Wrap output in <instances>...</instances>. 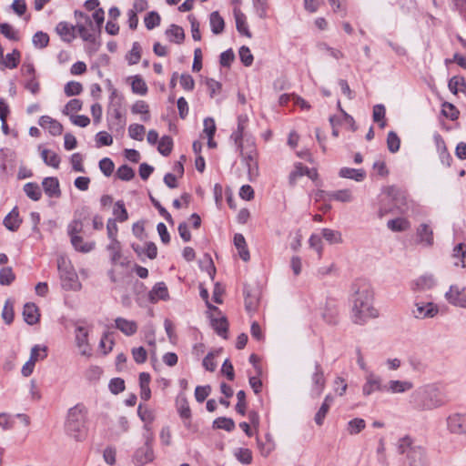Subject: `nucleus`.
I'll list each match as a JSON object with an SVG mask.
<instances>
[{
    "label": "nucleus",
    "instance_id": "f03ea898",
    "mask_svg": "<svg viewBox=\"0 0 466 466\" xmlns=\"http://www.w3.org/2000/svg\"><path fill=\"white\" fill-rule=\"evenodd\" d=\"M397 453L402 456L401 466H430L427 450L415 438L406 434L398 439Z\"/></svg>",
    "mask_w": 466,
    "mask_h": 466
},
{
    "label": "nucleus",
    "instance_id": "473e14b6",
    "mask_svg": "<svg viewBox=\"0 0 466 466\" xmlns=\"http://www.w3.org/2000/svg\"><path fill=\"white\" fill-rule=\"evenodd\" d=\"M167 36L170 41L177 44H181L185 38V33L181 26L177 25H171V26L166 31Z\"/></svg>",
    "mask_w": 466,
    "mask_h": 466
},
{
    "label": "nucleus",
    "instance_id": "864d4df0",
    "mask_svg": "<svg viewBox=\"0 0 466 466\" xmlns=\"http://www.w3.org/2000/svg\"><path fill=\"white\" fill-rule=\"evenodd\" d=\"M15 279V275L13 272L12 268L5 267L0 269V285L8 286Z\"/></svg>",
    "mask_w": 466,
    "mask_h": 466
},
{
    "label": "nucleus",
    "instance_id": "dca6fc26",
    "mask_svg": "<svg viewBox=\"0 0 466 466\" xmlns=\"http://www.w3.org/2000/svg\"><path fill=\"white\" fill-rule=\"evenodd\" d=\"M115 327L126 336H133L138 329V325L135 320H129L122 317H117L115 319Z\"/></svg>",
    "mask_w": 466,
    "mask_h": 466
},
{
    "label": "nucleus",
    "instance_id": "ddd939ff",
    "mask_svg": "<svg viewBox=\"0 0 466 466\" xmlns=\"http://www.w3.org/2000/svg\"><path fill=\"white\" fill-rule=\"evenodd\" d=\"M447 428L451 433L466 435V417L455 413L447 418Z\"/></svg>",
    "mask_w": 466,
    "mask_h": 466
},
{
    "label": "nucleus",
    "instance_id": "0e129e2a",
    "mask_svg": "<svg viewBox=\"0 0 466 466\" xmlns=\"http://www.w3.org/2000/svg\"><path fill=\"white\" fill-rule=\"evenodd\" d=\"M235 456L243 464H250L252 462V452L249 449L239 448L235 451Z\"/></svg>",
    "mask_w": 466,
    "mask_h": 466
},
{
    "label": "nucleus",
    "instance_id": "bb28decb",
    "mask_svg": "<svg viewBox=\"0 0 466 466\" xmlns=\"http://www.w3.org/2000/svg\"><path fill=\"white\" fill-rule=\"evenodd\" d=\"M452 258L458 259L454 261V266L461 268L466 267V246L464 243H459L453 248Z\"/></svg>",
    "mask_w": 466,
    "mask_h": 466
},
{
    "label": "nucleus",
    "instance_id": "c85d7f7f",
    "mask_svg": "<svg viewBox=\"0 0 466 466\" xmlns=\"http://www.w3.org/2000/svg\"><path fill=\"white\" fill-rule=\"evenodd\" d=\"M234 244L238 250L239 257L244 261H248L250 258L248 249L247 248V244L245 238L241 234H235L234 236Z\"/></svg>",
    "mask_w": 466,
    "mask_h": 466
},
{
    "label": "nucleus",
    "instance_id": "ea45409f",
    "mask_svg": "<svg viewBox=\"0 0 466 466\" xmlns=\"http://www.w3.org/2000/svg\"><path fill=\"white\" fill-rule=\"evenodd\" d=\"M414 285L416 287L414 288V289L427 290L431 289L435 285V280L431 275L421 276L415 280Z\"/></svg>",
    "mask_w": 466,
    "mask_h": 466
},
{
    "label": "nucleus",
    "instance_id": "39448f33",
    "mask_svg": "<svg viewBox=\"0 0 466 466\" xmlns=\"http://www.w3.org/2000/svg\"><path fill=\"white\" fill-rule=\"evenodd\" d=\"M86 416L84 409L76 405L68 410L67 420L66 422V431L68 435L81 441L86 436Z\"/></svg>",
    "mask_w": 466,
    "mask_h": 466
},
{
    "label": "nucleus",
    "instance_id": "338daca9",
    "mask_svg": "<svg viewBox=\"0 0 466 466\" xmlns=\"http://www.w3.org/2000/svg\"><path fill=\"white\" fill-rule=\"evenodd\" d=\"M99 169L106 176L110 177L114 171L115 164L109 157H104L99 161Z\"/></svg>",
    "mask_w": 466,
    "mask_h": 466
},
{
    "label": "nucleus",
    "instance_id": "f257e3e1",
    "mask_svg": "<svg viewBox=\"0 0 466 466\" xmlns=\"http://www.w3.org/2000/svg\"><path fill=\"white\" fill-rule=\"evenodd\" d=\"M351 313L355 324H364L370 319L379 316L378 310L373 307V291L369 283L357 280L351 286Z\"/></svg>",
    "mask_w": 466,
    "mask_h": 466
},
{
    "label": "nucleus",
    "instance_id": "393cba45",
    "mask_svg": "<svg viewBox=\"0 0 466 466\" xmlns=\"http://www.w3.org/2000/svg\"><path fill=\"white\" fill-rule=\"evenodd\" d=\"M339 177L353 179L360 182L366 177V172L363 169H355L350 167H342L339 172Z\"/></svg>",
    "mask_w": 466,
    "mask_h": 466
},
{
    "label": "nucleus",
    "instance_id": "58836bf2",
    "mask_svg": "<svg viewBox=\"0 0 466 466\" xmlns=\"http://www.w3.org/2000/svg\"><path fill=\"white\" fill-rule=\"evenodd\" d=\"M241 156L243 157L244 158V161L246 162V165H247V167H248V174L251 176V175H257L258 173V163H257V160H256V153L254 150L252 151H249L247 155H245L244 153L241 154Z\"/></svg>",
    "mask_w": 466,
    "mask_h": 466
},
{
    "label": "nucleus",
    "instance_id": "603ef678",
    "mask_svg": "<svg viewBox=\"0 0 466 466\" xmlns=\"http://www.w3.org/2000/svg\"><path fill=\"white\" fill-rule=\"evenodd\" d=\"M387 147L390 152L396 153L400 147V139L394 131H390L387 137Z\"/></svg>",
    "mask_w": 466,
    "mask_h": 466
},
{
    "label": "nucleus",
    "instance_id": "69168bd1",
    "mask_svg": "<svg viewBox=\"0 0 466 466\" xmlns=\"http://www.w3.org/2000/svg\"><path fill=\"white\" fill-rule=\"evenodd\" d=\"M441 113L451 120H456L460 115L459 110L449 102H444L442 104Z\"/></svg>",
    "mask_w": 466,
    "mask_h": 466
},
{
    "label": "nucleus",
    "instance_id": "0eeeda50",
    "mask_svg": "<svg viewBox=\"0 0 466 466\" xmlns=\"http://www.w3.org/2000/svg\"><path fill=\"white\" fill-rule=\"evenodd\" d=\"M153 441L154 437L151 432L145 435V444L138 448L133 456V461L137 466H143L154 461Z\"/></svg>",
    "mask_w": 466,
    "mask_h": 466
},
{
    "label": "nucleus",
    "instance_id": "72a5a7b5",
    "mask_svg": "<svg viewBox=\"0 0 466 466\" xmlns=\"http://www.w3.org/2000/svg\"><path fill=\"white\" fill-rule=\"evenodd\" d=\"M329 198L342 203H349L353 200V195L350 189H340L329 192Z\"/></svg>",
    "mask_w": 466,
    "mask_h": 466
},
{
    "label": "nucleus",
    "instance_id": "1a4fd4ad",
    "mask_svg": "<svg viewBox=\"0 0 466 466\" xmlns=\"http://www.w3.org/2000/svg\"><path fill=\"white\" fill-rule=\"evenodd\" d=\"M107 123L110 131L116 134H123L127 124V119L119 108H114L107 113Z\"/></svg>",
    "mask_w": 466,
    "mask_h": 466
},
{
    "label": "nucleus",
    "instance_id": "b1692460",
    "mask_svg": "<svg viewBox=\"0 0 466 466\" xmlns=\"http://www.w3.org/2000/svg\"><path fill=\"white\" fill-rule=\"evenodd\" d=\"M176 407L179 416L183 420H189L191 418V410L189 408L187 397L184 394H179L177 397Z\"/></svg>",
    "mask_w": 466,
    "mask_h": 466
},
{
    "label": "nucleus",
    "instance_id": "2eb2a0df",
    "mask_svg": "<svg viewBox=\"0 0 466 466\" xmlns=\"http://www.w3.org/2000/svg\"><path fill=\"white\" fill-rule=\"evenodd\" d=\"M439 309L431 302L428 303H416L412 314L417 319L432 318L438 313Z\"/></svg>",
    "mask_w": 466,
    "mask_h": 466
},
{
    "label": "nucleus",
    "instance_id": "13d9d810",
    "mask_svg": "<svg viewBox=\"0 0 466 466\" xmlns=\"http://www.w3.org/2000/svg\"><path fill=\"white\" fill-rule=\"evenodd\" d=\"M141 57V46L138 42H134L132 49L128 53L127 59L130 65H136Z\"/></svg>",
    "mask_w": 466,
    "mask_h": 466
},
{
    "label": "nucleus",
    "instance_id": "09e8293b",
    "mask_svg": "<svg viewBox=\"0 0 466 466\" xmlns=\"http://www.w3.org/2000/svg\"><path fill=\"white\" fill-rule=\"evenodd\" d=\"M449 89L453 93L457 94L458 92L464 91L466 89V83L463 77L461 76H453L449 81Z\"/></svg>",
    "mask_w": 466,
    "mask_h": 466
},
{
    "label": "nucleus",
    "instance_id": "a18cd8bd",
    "mask_svg": "<svg viewBox=\"0 0 466 466\" xmlns=\"http://www.w3.org/2000/svg\"><path fill=\"white\" fill-rule=\"evenodd\" d=\"M47 357V347L41 345H35L30 351L29 360L33 362L45 360Z\"/></svg>",
    "mask_w": 466,
    "mask_h": 466
},
{
    "label": "nucleus",
    "instance_id": "e433bc0d",
    "mask_svg": "<svg viewBox=\"0 0 466 466\" xmlns=\"http://www.w3.org/2000/svg\"><path fill=\"white\" fill-rule=\"evenodd\" d=\"M21 54L17 49H14L12 53L5 56V58L2 60V64L5 67L13 69L15 68L20 62Z\"/></svg>",
    "mask_w": 466,
    "mask_h": 466
},
{
    "label": "nucleus",
    "instance_id": "cd10ccee",
    "mask_svg": "<svg viewBox=\"0 0 466 466\" xmlns=\"http://www.w3.org/2000/svg\"><path fill=\"white\" fill-rule=\"evenodd\" d=\"M209 22L213 34L219 35L224 31L225 22L218 11H214L210 14Z\"/></svg>",
    "mask_w": 466,
    "mask_h": 466
},
{
    "label": "nucleus",
    "instance_id": "5701e85b",
    "mask_svg": "<svg viewBox=\"0 0 466 466\" xmlns=\"http://www.w3.org/2000/svg\"><path fill=\"white\" fill-rule=\"evenodd\" d=\"M22 223L18 208L15 207L4 218L5 227L10 231H16Z\"/></svg>",
    "mask_w": 466,
    "mask_h": 466
},
{
    "label": "nucleus",
    "instance_id": "37998d69",
    "mask_svg": "<svg viewBox=\"0 0 466 466\" xmlns=\"http://www.w3.org/2000/svg\"><path fill=\"white\" fill-rule=\"evenodd\" d=\"M172 148H173V139L171 138V137H169V136L162 137L158 142V147H157L158 152L161 155L167 157L171 153Z\"/></svg>",
    "mask_w": 466,
    "mask_h": 466
},
{
    "label": "nucleus",
    "instance_id": "8fccbe9b",
    "mask_svg": "<svg viewBox=\"0 0 466 466\" xmlns=\"http://www.w3.org/2000/svg\"><path fill=\"white\" fill-rule=\"evenodd\" d=\"M0 32L9 40L18 41L19 34L11 25L7 23L0 24Z\"/></svg>",
    "mask_w": 466,
    "mask_h": 466
},
{
    "label": "nucleus",
    "instance_id": "5fc2aeb1",
    "mask_svg": "<svg viewBox=\"0 0 466 466\" xmlns=\"http://www.w3.org/2000/svg\"><path fill=\"white\" fill-rule=\"evenodd\" d=\"M366 426L363 419L356 418L348 422V431L350 435L360 433Z\"/></svg>",
    "mask_w": 466,
    "mask_h": 466
},
{
    "label": "nucleus",
    "instance_id": "49530a36",
    "mask_svg": "<svg viewBox=\"0 0 466 466\" xmlns=\"http://www.w3.org/2000/svg\"><path fill=\"white\" fill-rule=\"evenodd\" d=\"M222 352L221 349H218L217 350L209 352L203 360L202 365L203 367L210 371L213 372L217 368V363L215 362V358L218 356Z\"/></svg>",
    "mask_w": 466,
    "mask_h": 466
},
{
    "label": "nucleus",
    "instance_id": "c9c22d12",
    "mask_svg": "<svg viewBox=\"0 0 466 466\" xmlns=\"http://www.w3.org/2000/svg\"><path fill=\"white\" fill-rule=\"evenodd\" d=\"M24 192L34 201H38L42 197L40 187L34 182H28L24 186Z\"/></svg>",
    "mask_w": 466,
    "mask_h": 466
},
{
    "label": "nucleus",
    "instance_id": "4be33fe9",
    "mask_svg": "<svg viewBox=\"0 0 466 466\" xmlns=\"http://www.w3.org/2000/svg\"><path fill=\"white\" fill-rule=\"evenodd\" d=\"M76 26L70 25L66 22H60L56 25V31L63 41L70 43L76 38Z\"/></svg>",
    "mask_w": 466,
    "mask_h": 466
},
{
    "label": "nucleus",
    "instance_id": "a211bd4d",
    "mask_svg": "<svg viewBox=\"0 0 466 466\" xmlns=\"http://www.w3.org/2000/svg\"><path fill=\"white\" fill-rule=\"evenodd\" d=\"M413 388V383L409 380H390L385 384V391L390 393H403Z\"/></svg>",
    "mask_w": 466,
    "mask_h": 466
},
{
    "label": "nucleus",
    "instance_id": "6e6552de",
    "mask_svg": "<svg viewBox=\"0 0 466 466\" xmlns=\"http://www.w3.org/2000/svg\"><path fill=\"white\" fill-rule=\"evenodd\" d=\"M375 391H385V384L382 383L380 376L373 371H368L365 376V382L362 386V394L370 396Z\"/></svg>",
    "mask_w": 466,
    "mask_h": 466
},
{
    "label": "nucleus",
    "instance_id": "6e6d98bb",
    "mask_svg": "<svg viewBox=\"0 0 466 466\" xmlns=\"http://www.w3.org/2000/svg\"><path fill=\"white\" fill-rule=\"evenodd\" d=\"M322 237L330 244H337L342 241L340 232L330 228H323Z\"/></svg>",
    "mask_w": 466,
    "mask_h": 466
},
{
    "label": "nucleus",
    "instance_id": "aec40b11",
    "mask_svg": "<svg viewBox=\"0 0 466 466\" xmlns=\"http://www.w3.org/2000/svg\"><path fill=\"white\" fill-rule=\"evenodd\" d=\"M419 243L431 247L433 245V231L428 224L422 223L417 228Z\"/></svg>",
    "mask_w": 466,
    "mask_h": 466
},
{
    "label": "nucleus",
    "instance_id": "9d476101",
    "mask_svg": "<svg viewBox=\"0 0 466 466\" xmlns=\"http://www.w3.org/2000/svg\"><path fill=\"white\" fill-rule=\"evenodd\" d=\"M89 329L83 325H76V344L80 350L83 356L89 357L91 355L90 346L88 343Z\"/></svg>",
    "mask_w": 466,
    "mask_h": 466
},
{
    "label": "nucleus",
    "instance_id": "4468645a",
    "mask_svg": "<svg viewBox=\"0 0 466 466\" xmlns=\"http://www.w3.org/2000/svg\"><path fill=\"white\" fill-rule=\"evenodd\" d=\"M42 187L45 194L49 198H58L61 197L60 184L57 177H45L42 181Z\"/></svg>",
    "mask_w": 466,
    "mask_h": 466
},
{
    "label": "nucleus",
    "instance_id": "bf43d9fd",
    "mask_svg": "<svg viewBox=\"0 0 466 466\" xmlns=\"http://www.w3.org/2000/svg\"><path fill=\"white\" fill-rule=\"evenodd\" d=\"M145 131V127L139 124H132L128 127L129 137L138 141L143 140Z\"/></svg>",
    "mask_w": 466,
    "mask_h": 466
},
{
    "label": "nucleus",
    "instance_id": "7c9ffc66",
    "mask_svg": "<svg viewBox=\"0 0 466 466\" xmlns=\"http://www.w3.org/2000/svg\"><path fill=\"white\" fill-rule=\"evenodd\" d=\"M168 297L167 288L163 282L157 283L152 290L149 292V298L151 301H157L158 299H167Z\"/></svg>",
    "mask_w": 466,
    "mask_h": 466
},
{
    "label": "nucleus",
    "instance_id": "052dcab7",
    "mask_svg": "<svg viewBox=\"0 0 466 466\" xmlns=\"http://www.w3.org/2000/svg\"><path fill=\"white\" fill-rule=\"evenodd\" d=\"M32 42L35 47L44 48L47 46L49 43V36L46 33L38 31L33 35Z\"/></svg>",
    "mask_w": 466,
    "mask_h": 466
},
{
    "label": "nucleus",
    "instance_id": "2f4dec72",
    "mask_svg": "<svg viewBox=\"0 0 466 466\" xmlns=\"http://www.w3.org/2000/svg\"><path fill=\"white\" fill-rule=\"evenodd\" d=\"M387 227L393 232H402L410 228V223L404 218H397L395 219L389 220Z\"/></svg>",
    "mask_w": 466,
    "mask_h": 466
},
{
    "label": "nucleus",
    "instance_id": "a878e982",
    "mask_svg": "<svg viewBox=\"0 0 466 466\" xmlns=\"http://www.w3.org/2000/svg\"><path fill=\"white\" fill-rule=\"evenodd\" d=\"M234 16L236 20V27L239 34L244 35L248 37H251L252 35L248 29L247 21H246V15L241 13L239 10L234 11Z\"/></svg>",
    "mask_w": 466,
    "mask_h": 466
},
{
    "label": "nucleus",
    "instance_id": "f704fd0d",
    "mask_svg": "<svg viewBox=\"0 0 466 466\" xmlns=\"http://www.w3.org/2000/svg\"><path fill=\"white\" fill-rule=\"evenodd\" d=\"M113 215L115 216L114 219L121 223L128 219V213L122 200H118L115 203Z\"/></svg>",
    "mask_w": 466,
    "mask_h": 466
},
{
    "label": "nucleus",
    "instance_id": "423d86ee",
    "mask_svg": "<svg viewBox=\"0 0 466 466\" xmlns=\"http://www.w3.org/2000/svg\"><path fill=\"white\" fill-rule=\"evenodd\" d=\"M57 268L60 275L61 285L65 290H80L82 285L78 280V276L69 261L64 258L57 260Z\"/></svg>",
    "mask_w": 466,
    "mask_h": 466
},
{
    "label": "nucleus",
    "instance_id": "e2e57ef3",
    "mask_svg": "<svg viewBox=\"0 0 466 466\" xmlns=\"http://www.w3.org/2000/svg\"><path fill=\"white\" fill-rule=\"evenodd\" d=\"M116 177L123 181H129L135 177V172L129 166L122 165L116 170Z\"/></svg>",
    "mask_w": 466,
    "mask_h": 466
},
{
    "label": "nucleus",
    "instance_id": "3c124183",
    "mask_svg": "<svg viewBox=\"0 0 466 466\" xmlns=\"http://www.w3.org/2000/svg\"><path fill=\"white\" fill-rule=\"evenodd\" d=\"M2 318L5 324L10 325L14 320V303L11 299H7L2 311Z\"/></svg>",
    "mask_w": 466,
    "mask_h": 466
},
{
    "label": "nucleus",
    "instance_id": "f3484780",
    "mask_svg": "<svg viewBox=\"0 0 466 466\" xmlns=\"http://www.w3.org/2000/svg\"><path fill=\"white\" fill-rule=\"evenodd\" d=\"M38 124L41 127L47 129L52 136H59L63 132L62 124L49 116H42Z\"/></svg>",
    "mask_w": 466,
    "mask_h": 466
},
{
    "label": "nucleus",
    "instance_id": "4d7b16f0",
    "mask_svg": "<svg viewBox=\"0 0 466 466\" xmlns=\"http://www.w3.org/2000/svg\"><path fill=\"white\" fill-rule=\"evenodd\" d=\"M83 161L84 156L81 153H74L70 157L72 169L76 172L86 173Z\"/></svg>",
    "mask_w": 466,
    "mask_h": 466
},
{
    "label": "nucleus",
    "instance_id": "774afa93",
    "mask_svg": "<svg viewBox=\"0 0 466 466\" xmlns=\"http://www.w3.org/2000/svg\"><path fill=\"white\" fill-rule=\"evenodd\" d=\"M238 55L240 61L243 63L245 66H250L252 65L254 57L250 52V49L248 46H241L239 48Z\"/></svg>",
    "mask_w": 466,
    "mask_h": 466
},
{
    "label": "nucleus",
    "instance_id": "4c0bfd02",
    "mask_svg": "<svg viewBox=\"0 0 466 466\" xmlns=\"http://www.w3.org/2000/svg\"><path fill=\"white\" fill-rule=\"evenodd\" d=\"M71 243L76 250L85 253L91 251L95 247L94 243H85L83 238L79 235L71 237Z\"/></svg>",
    "mask_w": 466,
    "mask_h": 466
},
{
    "label": "nucleus",
    "instance_id": "7ed1b4c3",
    "mask_svg": "<svg viewBox=\"0 0 466 466\" xmlns=\"http://www.w3.org/2000/svg\"><path fill=\"white\" fill-rule=\"evenodd\" d=\"M410 403L417 410L426 411L443 406L446 403V399L436 384H427L412 392Z\"/></svg>",
    "mask_w": 466,
    "mask_h": 466
},
{
    "label": "nucleus",
    "instance_id": "de8ad7c7",
    "mask_svg": "<svg viewBox=\"0 0 466 466\" xmlns=\"http://www.w3.org/2000/svg\"><path fill=\"white\" fill-rule=\"evenodd\" d=\"M132 91L135 94L144 96L147 92V86L141 76H136L131 83Z\"/></svg>",
    "mask_w": 466,
    "mask_h": 466
},
{
    "label": "nucleus",
    "instance_id": "79ce46f5",
    "mask_svg": "<svg viewBox=\"0 0 466 466\" xmlns=\"http://www.w3.org/2000/svg\"><path fill=\"white\" fill-rule=\"evenodd\" d=\"M213 428L222 429L230 432L235 429V422L230 418L219 417L213 421Z\"/></svg>",
    "mask_w": 466,
    "mask_h": 466
},
{
    "label": "nucleus",
    "instance_id": "c03bdc74",
    "mask_svg": "<svg viewBox=\"0 0 466 466\" xmlns=\"http://www.w3.org/2000/svg\"><path fill=\"white\" fill-rule=\"evenodd\" d=\"M212 327L218 335L223 337L224 339L227 338L228 324L225 317L212 319Z\"/></svg>",
    "mask_w": 466,
    "mask_h": 466
},
{
    "label": "nucleus",
    "instance_id": "c756f323",
    "mask_svg": "<svg viewBox=\"0 0 466 466\" xmlns=\"http://www.w3.org/2000/svg\"><path fill=\"white\" fill-rule=\"evenodd\" d=\"M41 157L46 165L54 168L59 167L61 158L56 152L45 148L41 151Z\"/></svg>",
    "mask_w": 466,
    "mask_h": 466
},
{
    "label": "nucleus",
    "instance_id": "20e7f679",
    "mask_svg": "<svg viewBox=\"0 0 466 466\" xmlns=\"http://www.w3.org/2000/svg\"><path fill=\"white\" fill-rule=\"evenodd\" d=\"M382 193L385 197L380 200V218L392 212L405 214L409 210L410 205L405 190L396 186H388L383 188Z\"/></svg>",
    "mask_w": 466,
    "mask_h": 466
},
{
    "label": "nucleus",
    "instance_id": "680f3d73",
    "mask_svg": "<svg viewBox=\"0 0 466 466\" xmlns=\"http://www.w3.org/2000/svg\"><path fill=\"white\" fill-rule=\"evenodd\" d=\"M144 23L148 30H152L160 24V15L155 11L149 12L145 16Z\"/></svg>",
    "mask_w": 466,
    "mask_h": 466
},
{
    "label": "nucleus",
    "instance_id": "f8f14e48",
    "mask_svg": "<svg viewBox=\"0 0 466 466\" xmlns=\"http://www.w3.org/2000/svg\"><path fill=\"white\" fill-rule=\"evenodd\" d=\"M446 299L449 303L466 309V289H460L458 286H451L448 292L445 294Z\"/></svg>",
    "mask_w": 466,
    "mask_h": 466
},
{
    "label": "nucleus",
    "instance_id": "9b49d317",
    "mask_svg": "<svg viewBox=\"0 0 466 466\" xmlns=\"http://www.w3.org/2000/svg\"><path fill=\"white\" fill-rule=\"evenodd\" d=\"M311 395L313 397H319L325 388L326 380L324 378L323 369L319 362L315 363V371L311 376Z\"/></svg>",
    "mask_w": 466,
    "mask_h": 466
},
{
    "label": "nucleus",
    "instance_id": "412c9836",
    "mask_svg": "<svg viewBox=\"0 0 466 466\" xmlns=\"http://www.w3.org/2000/svg\"><path fill=\"white\" fill-rule=\"evenodd\" d=\"M23 317L28 325H35L39 321V310L35 304L28 302L24 306Z\"/></svg>",
    "mask_w": 466,
    "mask_h": 466
},
{
    "label": "nucleus",
    "instance_id": "a19ab883",
    "mask_svg": "<svg viewBox=\"0 0 466 466\" xmlns=\"http://www.w3.org/2000/svg\"><path fill=\"white\" fill-rule=\"evenodd\" d=\"M110 252V258L113 264L118 263L121 258V245L118 240H110V243L106 247Z\"/></svg>",
    "mask_w": 466,
    "mask_h": 466
},
{
    "label": "nucleus",
    "instance_id": "6ab92c4d",
    "mask_svg": "<svg viewBox=\"0 0 466 466\" xmlns=\"http://www.w3.org/2000/svg\"><path fill=\"white\" fill-rule=\"evenodd\" d=\"M434 141L436 144V147H437V151L439 153L441 162L444 166L450 167L451 163L452 161V157H451V154L448 152V149H447V147H446V144H445L443 138L441 137V135L436 134L434 136Z\"/></svg>",
    "mask_w": 466,
    "mask_h": 466
}]
</instances>
